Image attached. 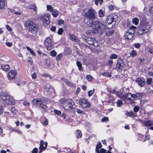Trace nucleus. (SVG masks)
Masks as SVG:
<instances>
[{"label":"nucleus","mask_w":153,"mask_h":153,"mask_svg":"<svg viewBox=\"0 0 153 153\" xmlns=\"http://www.w3.org/2000/svg\"><path fill=\"white\" fill-rule=\"evenodd\" d=\"M47 10L52 12L54 9H53L52 7L50 5H47Z\"/></svg>","instance_id":"79ce46f5"},{"label":"nucleus","mask_w":153,"mask_h":153,"mask_svg":"<svg viewBox=\"0 0 153 153\" xmlns=\"http://www.w3.org/2000/svg\"><path fill=\"white\" fill-rule=\"evenodd\" d=\"M44 45L46 46L47 50L50 51L53 48L52 39L51 37H48L45 40Z\"/></svg>","instance_id":"6e6552de"},{"label":"nucleus","mask_w":153,"mask_h":153,"mask_svg":"<svg viewBox=\"0 0 153 153\" xmlns=\"http://www.w3.org/2000/svg\"><path fill=\"white\" fill-rule=\"evenodd\" d=\"M135 81L138 83V85L141 87H142L144 86L146 84L145 82L142 80L140 78H138L135 80Z\"/></svg>","instance_id":"a211bd4d"},{"label":"nucleus","mask_w":153,"mask_h":153,"mask_svg":"<svg viewBox=\"0 0 153 153\" xmlns=\"http://www.w3.org/2000/svg\"><path fill=\"white\" fill-rule=\"evenodd\" d=\"M39 153H41L42 152L45 150V148H44V147H43L42 148H41V147H39Z\"/></svg>","instance_id":"052dcab7"},{"label":"nucleus","mask_w":153,"mask_h":153,"mask_svg":"<svg viewBox=\"0 0 153 153\" xmlns=\"http://www.w3.org/2000/svg\"><path fill=\"white\" fill-rule=\"evenodd\" d=\"M137 99H139L142 97V95L140 93H136V94Z\"/></svg>","instance_id":"3c124183"},{"label":"nucleus","mask_w":153,"mask_h":153,"mask_svg":"<svg viewBox=\"0 0 153 153\" xmlns=\"http://www.w3.org/2000/svg\"><path fill=\"white\" fill-rule=\"evenodd\" d=\"M28 7L30 9H33L35 11L37 12V7L35 4L33 5L30 4L28 6Z\"/></svg>","instance_id":"a878e982"},{"label":"nucleus","mask_w":153,"mask_h":153,"mask_svg":"<svg viewBox=\"0 0 153 153\" xmlns=\"http://www.w3.org/2000/svg\"><path fill=\"white\" fill-rule=\"evenodd\" d=\"M136 114H135L134 112L133 111H130L129 112H127V113H126V114L128 116L131 117H135Z\"/></svg>","instance_id":"72a5a7b5"},{"label":"nucleus","mask_w":153,"mask_h":153,"mask_svg":"<svg viewBox=\"0 0 153 153\" xmlns=\"http://www.w3.org/2000/svg\"><path fill=\"white\" fill-rule=\"evenodd\" d=\"M44 89L45 91L54 93L55 90L53 87L49 84H47L44 87Z\"/></svg>","instance_id":"ddd939ff"},{"label":"nucleus","mask_w":153,"mask_h":153,"mask_svg":"<svg viewBox=\"0 0 153 153\" xmlns=\"http://www.w3.org/2000/svg\"><path fill=\"white\" fill-rule=\"evenodd\" d=\"M51 12L52 15L54 17H56L58 15L59 13L58 11L56 9H54Z\"/></svg>","instance_id":"c85d7f7f"},{"label":"nucleus","mask_w":153,"mask_h":153,"mask_svg":"<svg viewBox=\"0 0 153 153\" xmlns=\"http://www.w3.org/2000/svg\"><path fill=\"white\" fill-rule=\"evenodd\" d=\"M94 19H88L87 18H85L84 19V22L85 25L88 27H90L92 26L93 24Z\"/></svg>","instance_id":"dca6fc26"},{"label":"nucleus","mask_w":153,"mask_h":153,"mask_svg":"<svg viewBox=\"0 0 153 153\" xmlns=\"http://www.w3.org/2000/svg\"><path fill=\"white\" fill-rule=\"evenodd\" d=\"M7 29L8 30L10 31H11L12 30V29L8 25L6 26Z\"/></svg>","instance_id":"680f3d73"},{"label":"nucleus","mask_w":153,"mask_h":153,"mask_svg":"<svg viewBox=\"0 0 153 153\" xmlns=\"http://www.w3.org/2000/svg\"><path fill=\"white\" fill-rule=\"evenodd\" d=\"M69 35L70 36H69L70 39L72 41L76 42H79V40L74 35H70V34Z\"/></svg>","instance_id":"6ab92c4d"},{"label":"nucleus","mask_w":153,"mask_h":153,"mask_svg":"<svg viewBox=\"0 0 153 153\" xmlns=\"http://www.w3.org/2000/svg\"><path fill=\"white\" fill-rule=\"evenodd\" d=\"M16 109L14 107H12L10 111L13 114L16 113Z\"/></svg>","instance_id":"603ef678"},{"label":"nucleus","mask_w":153,"mask_h":153,"mask_svg":"<svg viewBox=\"0 0 153 153\" xmlns=\"http://www.w3.org/2000/svg\"><path fill=\"white\" fill-rule=\"evenodd\" d=\"M84 15L86 18L94 19L96 18L97 12L94 9L90 8L88 10L87 12L85 13Z\"/></svg>","instance_id":"423d86ee"},{"label":"nucleus","mask_w":153,"mask_h":153,"mask_svg":"<svg viewBox=\"0 0 153 153\" xmlns=\"http://www.w3.org/2000/svg\"><path fill=\"white\" fill-rule=\"evenodd\" d=\"M50 54L52 56H55L56 55L57 53L56 51L53 50L51 51Z\"/></svg>","instance_id":"37998d69"},{"label":"nucleus","mask_w":153,"mask_h":153,"mask_svg":"<svg viewBox=\"0 0 153 153\" xmlns=\"http://www.w3.org/2000/svg\"><path fill=\"white\" fill-rule=\"evenodd\" d=\"M98 14L99 17H102L104 16L105 13L103 10H100L99 11Z\"/></svg>","instance_id":"7c9ffc66"},{"label":"nucleus","mask_w":153,"mask_h":153,"mask_svg":"<svg viewBox=\"0 0 153 153\" xmlns=\"http://www.w3.org/2000/svg\"><path fill=\"white\" fill-rule=\"evenodd\" d=\"M7 4V1L5 0H0V10L4 9Z\"/></svg>","instance_id":"aec40b11"},{"label":"nucleus","mask_w":153,"mask_h":153,"mask_svg":"<svg viewBox=\"0 0 153 153\" xmlns=\"http://www.w3.org/2000/svg\"><path fill=\"white\" fill-rule=\"evenodd\" d=\"M24 25L25 27L28 30L29 32L32 33H35L38 31V25L32 20L29 19L25 21Z\"/></svg>","instance_id":"f257e3e1"},{"label":"nucleus","mask_w":153,"mask_h":153,"mask_svg":"<svg viewBox=\"0 0 153 153\" xmlns=\"http://www.w3.org/2000/svg\"><path fill=\"white\" fill-rule=\"evenodd\" d=\"M102 146V144L100 142L98 143L97 144V145L96 148V152L97 153H99V149L101 148Z\"/></svg>","instance_id":"5701e85b"},{"label":"nucleus","mask_w":153,"mask_h":153,"mask_svg":"<svg viewBox=\"0 0 153 153\" xmlns=\"http://www.w3.org/2000/svg\"><path fill=\"white\" fill-rule=\"evenodd\" d=\"M123 103L121 100H117V105L118 107H120L123 105Z\"/></svg>","instance_id":"c9c22d12"},{"label":"nucleus","mask_w":153,"mask_h":153,"mask_svg":"<svg viewBox=\"0 0 153 153\" xmlns=\"http://www.w3.org/2000/svg\"><path fill=\"white\" fill-rule=\"evenodd\" d=\"M33 103L34 104H37V105L43 109H45L47 108V106L43 104L41 100L34 99L33 100Z\"/></svg>","instance_id":"2eb2a0df"},{"label":"nucleus","mask_w":153,"mask_h":153,"mask_svg":"<svg viewBox=\"0 0 153 153\" xmlns=\"http://www.w3.org/2000/svg\"><path fill=\"white\" fill-rule=\"evenodd\" d=\"M150 138V136L149 135H146V136L145 139L143 140V142L145 141L149 140Z\"/></svg>","instance_id":"338daca9"},{"label":"nucleus","mask_w":153,"mask_h":153,"mask_svg":"<svg viewBox=\"0 0 153 153\" xmlns=\"http://www.w3.org/2000/svg\"><path fill=\"white\" fill-rule=\"evenodd\" d=\"M41 20L45 23V25H48L50 22L49 15L48 14H44L41 16L40 17Z\"/></svg>","instance_id":"9b49d317"},{"label":"nucleus","mask_w":153,"mask_h":153,"mask_svg":"<svg viewBox=\"0 0 153 153\" xmlns=\"http://www.w3.org/2000/svg\"><path fill=\"white\" fill-rule=\"evenodd\" d=\"M94 89L93 90H90L88 92V94L89 97L91 96L94 92Z\"/></svg>","instance_id":"c03bdc74"},{"label":"nucleus","mask_w":153,"mask_h":153,"mask_svg":"<svg viewBox=\"0 0 153 153\" xmlns=\"http://www.w3.org/2000/svg\"><path fill=\"white\" fill-rule=\"evenodd\" d=\"M85 40L86 41L87 43L91 45L94 46L95 47H97L98 45H95V42L97 43V42H96L95 39L93 38L87 37L85 39Z\"/></svg>","instance_id":"f8f14e48"},{"label":"nucleus","mask_w":153,"mask_h":153,"mask_svg":"<svg viewBox=\"0 0 153 153\" xmlns=\"http://www.w3.org/2000/svg\"><path fill=\"white\" fill-rule=\"evenodd\" d=\"M30 103L29 102L26 101H25L23 102V104L26 106H28L30 105Z\"/></svg>","instance_id":"864d4df0"},{"label":"nucleus","mask_w":153,"mask_h":153,"mask_svg":"<svg viewBox=\"0 0 153 153\" xmlns=\"http://www.w3.org/2000/svg\"><path fill=\"white\" fill-rule=\"evenodd\" d=\"M153 125V121L149 120L145 122V126H149Z\"/></svg>","instance_id":"cd10ccee"},{"label":"nucleus","mask_w":153,"mask_h":153,"mask_svg":"<svg viewBox=\"0 0 153 153\" xmlns=\"http://www.w3.org/2000/svg\"><path fill=\"white\" fill-rule=\"evenodd\" d=\"M102 75L108 77H110L111 76V74H109L108 73L104 72L102 74Z\"/></svg>","instance_id":"a19ab883"},{"label":"nucleus","mask_w":153,"mask_h":153,"mask_svg":"<svg viewBox=\"0 0 153 153\" xmlns=\"http://www.w3.org/2000/svg\"><path fill=\"white\" fill-rule=\"evenodd\" d=\"M6 45L9 47H11L13 45V43L12 42H6Z\"/></svg>","instance_id":"13d9d810"},{"label":"nucleus","mask_w":153,"mask_h":153,"mask_svg":"<svg viewBox=\"0 0 153 153\" xmlns=\"http://www.w3.org/2000/svg\"><path fill=\"white\" fill-rule=\"evenodd\" d=\"M38 151V149L36 148H35L32 151V153H37Z\"/></svg>","instance_id":"69168bd1"},{"label":"nucleus","mask_w":153,"mask_h":153,"mask_svg":"<svg viewBox=\"0 0 153 153\" xmlns=\"http://www.w3.org/2000/svg\"><path fill=\"white\" fill-rule=\"evenodd\" d=\"M108 8L109 10H112L114 9V7L113 5H110L108 6Z\"/></svg>","instance_id":"774afa93"},{"label":"nucleus","mask_w":153,"mask_h":153,"mask_svg":"<svg viewBox=\"0 0 153 153\" xmlns=\"http://www.w3.org/2000/svg\"><path fill=\"white\" fill-rule=\"evenodd\" d=\"M102 122H107L109 121V120L108 117H104L102 118Z\"/></svg>","instance_id":"8fccbe9b"},{"label":"nucleus","mask_w":153,"mask_h":153,"mask_svg":"<svg viewBox=\"0 0 153 153\" xmlns=\"http://www.w3.org/2000/svg\"><path fill=\"white\" fill-rule=\"evenodd\" d=\"M113 63V61L112 60H108L107 62L108 65L110 67L112 66Z\"/></svg>","instance_id":"09e8293b"},{"label":"nucleus","mask_w":153,"mask_h":153,"mask_svg":"<svg viewBox=\"0 0 153 153\" xmlns=\"http://www.w3.org/2000/svg\"><path fill=\"white\" fill-rule=\"evenodd\" d=\"M76 132L77 133V137L78 138H80L82 136V134L81 131L79 130H76Z\"/></svg>","instance_id":"4c0bfd02"},{"label":"nucleus","mask_w":153,"mask_h":153,"mask_svg":"<svg viewBox=\"0 0 153 153\" xmlns=\"http://www.w3.org/2000/svg\"><path fill=\"white\" fill-rule=\"evenodd\" d=\"M13 130L15 132H17L18 133H21V131L20 130H18L16 128H13Z\"/></svg>","instance_id":"0e129e2a"},{"label":"nucleus","mask_w":153,"mask_h":153,"mask_svg":"<svg viewBox=\"0 0 153 153\" xmlns=\"http://www.w3.org/2000/svg\"><path fill=\"white\" fill-rule=\"evenodd\" d=\"M64 81L67 85H71V82H69V81L67 80V79H64Z\"/></svg>","instance_id":"5fc2aeb1"},{"label":"nucleus","mask_w":153,"mask_h":153,"mask_svg":"<svg viewBox=\"0 0 153 153\" xmlns=\"http://www.w3.org/2000/svg\"><path fill=\"white\" fill-rule=\"evenodd\" d=\"M79 103L80 105L83 108H89L91 106L88 100L84 98L80 99L79 100Z\"/></svg>","instance_id":"9d476101"},{"label":"nucleus","mask_w":153,"mask_h":153,"mask_svg":"<svg viewBox=\"0 0 153 153\" xmlns=\"http://www.w3.org/2000/svg\"><path fill=\"white\" fill-rule=\"evenodd\" d=\"M62 56V53H60L59 54H58L56 57V59L57 60L59 61V60L60 59H61V58Z\"/></svg>","instance_id":"49530a36"},{"label":"nucleus","mask_w":153,"mask_h":153,"mask_svg":"<svg viewBox=\"0 0 153 153\" xmlns=\"http://www.w3.org/2000/svg\"><path fill=\"white\" fill-rule=\"evenodd\" d=\"M0 100L2 101L4 104L12 105L14 102V100L12 96L4 93L1 94Z\"/></svg>","instance_id":"20e7f679"},{"label":"nucleus","mask_w":153,"mask_h":153,"mask_svg":"<svg viewBox=\"0 0 153 153\" xmlns=\"http://www.w3.org/2000/svg\"><path fill=\"white\" fill-rule=\"evenodd\" d=\"M86 79L89 81L93 79L92 77L90 75H88L86 76Z\"/></svg>","instance_id":"6e6d98bb"},{"label":"nucleus","mask_w":153,"mask_h":153,"mask_svg":"<svg viewBox=\"0 0 153 153\" xmlns=\"http://www.w3.org/2000/svg\"><path fill=\"white\" fill-rule=\"evenodd\" d=\"M114 31L113 30H110L107 31L106 33V34L107 36H110L114 33Z\"/></svg>","instance_id":"2f4dec72"},{"label":"nucleus","mask_w":153,"mask_h":153,"mask_svg":"<svg viewBox=\"0 0 153 153\" xmlns=\"http://www.w3.org/2000/svg\"><path fill=\"white\" fill-rule=\"evenodd\" d=\"M118 97L119 98L122 99L123 101H126L127 100L125 94H122L121 96H118Z\"/></svg>","instance_id":"473e14b6"},{"label":"nucleus","mask_w":153,"mask_h":153,"mask_svg":"<svg viewBox=\"0 0 153 153\" xmlns=\"http://www.w3.org/2000/svg\"><path fill=\"white\" fill-rule=\"evenodd\" d=\"M124 65L125 63L123 60L120 58H119L114 69L117 71H121L123 69Z\"/></svg>","instance_id":"0eeeda50"},{"label":"nucleus","mask_w":153,"mask_h":153,"mask_svg":"<svg viewBox=\"0 0 153 153\" xmlns=\"http://www.w3.org/2000/svg\"><path fill=\"white\" fill-rule=\"evenodd\" d=\"M103 2V0H95L94 2L95 4L98 5V4H99L100 5H101Z\"/></svg>","instance_id":"f704fd0d"},{"label":"nucleus","mask_w":153,"mask_h":153,"mask_svg":"<svg viewBox=\"0 0 153 153\" xmlns=\"http://www.w3.org/2000/svg\"><path fill=\"white\" fill-rule=\"evenodd\" d=\"M61 102L65 106V109H71L73 108V105L74 104V102L71 100L63 98L61 100Z\"/></svg>","instance_id":"39448f33"},{"label":"nucleus","mask_w":153,"mask_h":153,"mask_svg":"<svg viewBox=\"0 0 153 153\" xmlns=\"http://www.w3.org/2000/svg\"><path fill=\"white\" fill-rule=\"evenodd\" d=\"M118 16L116 15L108 16L106 19V21L108 24L106 25L108 26V25H109L110 24H111L113 22H116L118 20Z\"/></svg>","instance_id":"1a4fd4ad"},{"label":"nucleus","mask_w":153,"mask_h":153,"mask_svg":"<svg viewBox=\"0 0 153 153\" xmlns=\"http://www.w3.org/2000/svg\"><path fill=\"white\" fill-rule=\"evenodd\" d=\"M132 22L136 25L138 23L139 20L137 18H134L132 19Z\"/></svg>","instance_id":"e433bc0d"},{"label":"nucleus","mask_w":153,"mask_h":153,"mask_svg":"<svg viewBox=\"0 0 153 153\" xmlns=\"http://www.w3.org/2000/svg\"><path fill=\"white\" fill-rule=\"evenodd\" d=\"M92 26L94 29L91 30L90 32L92 33L97 34L99 32L101 33L106 29V26L99 21L94 22Z\"/></svg>","instance_id":"f03ea898"},{"label":"nucleus","mask_w":153,"mask_h":153,"mask_svg":"<svg viewBox=\"0 0 153 153\" xmlns=\"http://www.w3.org/2000/svg\"><path fill=\"white\" fill-rule=\"evenodd\" d=\"M76 65L77 66L78 68V70L80 71H82L83 70V68L82 67V64L81 62L79 61H78L76 62Z\"/></svg>","instance_id":"393cba45"},{"label":"nucleus","mask_w":153,"mask_h":153,"mask_svg":"<svg viewBox=\"0 0 153 153\" xmlns=\"http://www.w3.org/2000/svg\"><path fill=\"white\" fill-rule=\"evenodd\" d=\"M117 55L115 54H112L110 56L111 59H116L117 58Z\"/></svg>","instance_id":"ea45409f"},{"label":"nucleus","mask_w":153,"mask_h":153,"mask_svg":"<svg viewBox=\"0 0 153 153\" xmlns=\"http://www.w3.org/2000/svg\"><path fill=\"white\" fill-rule=\"evenodd\" d=\"M134 34L132 33L131 32L126 31L125 33L124 36L126 39H131L133 38Z\"/></svg>","instance_id":"f3484780"},{"label":"nucleus","mask_w":153,"mask_h":153,"mask_svg":"<svg viewBox=\"0 0 153 153\" xmlns=\"http://www.w3.org/2000/svg\"><path fill=\"white\" fill-rule=\"evenodd\" d=\"M54 112L55 114H56L58 115H60L61 114V112L60 111H58L57 110H54Z\"/></svg>","instance_id":"de8ad7c7"},{"label":"nucleus","mask_w":153,"mask_h":153,"mask_svg":"<svg viewBox=\"0 0 153 153\" xmlns=\"http://www.w3.org/2000/svg\"><path fill=\"white\" fill-rule=\"evenodd\" d=\"M148 23L143 22H141L138 27V30L137 32L139 35H141L148 32L150 29V27L148 25Z\"/></svg>","instance_id":"7ed1b4c3"},{"label":"nucleus","mask_w":153,"mask_h":153,"mask_svg":"<svg viewBox=\"0 0 153 153\" xmlns=\"http://www.w3.org/2000/svg\"><path fill=\"white\" fill-rule=\"evenodd\" d=\"M133 110L135 112H137L139 110V108L138 107L135 106L133 108Z\"/></svg>","instance_id":"4d7b16f0"},{"label":"nucleus","mask_w":153,"mask_h":153,"mask_svg":"<svg viewBox=\"0 0 153 153\" xmlns=\"http://www.w3.org/2000/svg\"><path fill=\"white\" fill-rule=\"evenodd\" d=\"M40 146L39 147H41V148H42L43 147H44L43 146V145H44V144L43 140H41L40 141Z\"/></svg>","instance_id":"e2e57ef3"},{"label":"nucleus","mask_w":153,"mask_h":153,"mask_svg":"<svg viewBox=\"0 0 153 153\" xmlns=\"http://www.w3.org/2000/svg\"><path fill=\"white\" fill-rule=\"evenodd\" d=\"M1 69L4 71H8L10 70V67L7 64L3 65L1 66Z\"/></svg>","instance_id":"4be33fe9"},{"label":"nucleus","mask_w":153,"mask_h":153,"mask_svg":"<svg viewBox=\"0 0 153 153\" xmlns=\"http://www.w3.org/2000/svg\"><path fill=\"white\" fill-rule=\"evenodd\" d=\"M136 30L137 27H136L132 26L127 30V31L131 32L132 33L134 34Z\"/></svg>","instance_id":"412c9836"},{"label":"nucleus","mask_w":153,"mask_h":153,"mask_svg":"<svg viewBox=\"0 0 153 153\" xmlns=\"http://www.w3.org/2000/svg\"><path fill=\"white\" fill-rule=\"evenodd\" d=\"M152 82V83H153V81H152V78H149L147 79L146 80V83L148 85H151Z\"/></svg>","instance_id":"58836bf2"},{"label":"nucleus","mask_w":153,"mask_h":153,"mask_svg":"<svg viewBox=\"0 0 153 153\" xmlns=\"http://www.w3.org/2000/svg\"><path fill=\"white\" fill-rule=\"evenodd\" d=\"M63 32V30L62 28H59L58 31V34L59 35H61L62 34Z\"/></svg>","instance_id":"a18cd8bd"},{"label":"nucleus","mask_w":153,"mask_h":153,"mask_svg":"<svg viewBox=\"0 0 153 153\" xmlns=\"http://www.w3.org/2000/svg\"><path fill=\"white\" fill-rule=\"evenodd\" d=\"M130 56L132 57H134L136 56L137 55V52L135 50H133L129 53Z\"/></svg>","instance_id":"bb28decb"},{"label":"nucleus","mask_w":153,"mask_h":153,"mask_svg":"<svg viewBox=\"0 0 153 153\" xmlns=\"http://www.w3.org/2000/svg\"><path fill=\"white\" fill-rule=\"evenodd\" d=\"M41 121L44 126H46L48 124V120L45 117L42 118Z\"/></svg>","instance_id":"b1692460"},{"label":"nucleus","mask_w":153,"mask_h":153,"mask_svg":"<svg viewBox=\"0 0 153 153\" xmlns=\"http://www.w3.org/2000/svg\"><path fill=\"white\" fill-rule=\"evenodd\" d=\"M17 74L16 71L15 70H11L8 73L7 76L9 80H11L14 79L16 76Z\"/></svg>","instance_id":"4468645a"},{"label":"nucleus","mask_w":153,"mask_h":153,"mask_svg":"<svg viewBox=\"0 0 153 153\" xmlns=\"http://www.w3.org/2000/svg\"><path fill=\"white\" fill-rule=\"evenodd\" d=\"M140 44L137 43L136 44H134V46L136 48H138L140 47Z\"/></svg>","instance_id":"bf43d9fd"},{"label":"nucleus","mask_w":153,"mask_h":153,"mask_svg":"<svg viewBox=\"0 0 153 153\" xmlns=\"http://www.w3.org/2000/svg\"><path fill=\"white\" fill-rule=\"evenodd\" d=\"M127 100H130L132 101L133 100H132L131 97V94L130 93H128L125 94Z\"/></svg>","instance_id":"c756f323"}]
</instances>
